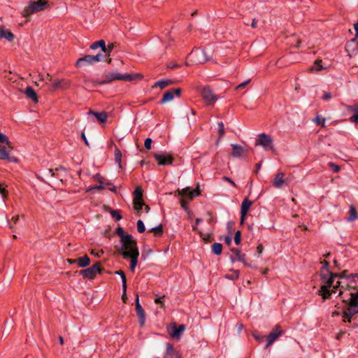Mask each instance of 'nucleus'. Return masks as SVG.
Masks as SVG:
<instances>
[{
  "label": "nucleus",
  "instance_id": "10",
  "mask_svg": "<svg viewBox=\"0 0 358 358\" xmlns=\"http://www.w3.org/2000/svg\"><path fill=\"white\" fill-rule=\"evenodd\" d=\"M200 194L201 191L199 187L194 189H192L190 187H187L181 190H178V195L181 196L182 198H185L187 201L192 200L194 197L199 196Z\"/></svg>",
  "mask_w": 358,
  "mask_h": 358
},
{
  "label": "nucleus",
  "instance_id": "16",
  "mask_svg": "<svg viewBox=\"0 0 358 358\" xmlns=\"http://www.w3.org/2000/svg\"><path fill=\"white\" fill-rule=\"evenodd\" d=\"M135 305L136 315L139 319V324L141 327H143L145 322V313L143 307L141 306L139 303V297L138 294H136Z\"/></svg>",
  "mask_w": 358,
  "mask_h": 358
},
{
  "label": "nucleus",
  "instance_id": "46",
  "mask_svg": "<svg viewBox=\"0 0 358 358\" xmlns=\"http://www.w3.org/2000/svg\"><path fill=\"white\" fill-rule=\"evenodd\" d=\"M345 310L350 313V315H355L358 313V305L357 306H347Z\"/></svg>",
  "mask_w": 358,
  "mask_h": 358
},
{
  "label": "nucleus",
  "instance_id": "38",
  "mask_svg": "<svg viewBox=\"0 0 358 358\" xmlns=\"http://www.w3.org/2000/svg\"><path fill=\"white\" fill-rule=\"evenodd\" d=\"M115 46V43H110L107 46L106 45V49L103 50V52L105 53V56L108 57Z\"/></svg>",
  "mask_w": 358,
  "mask_h": 358
},
{
  "label": "nucleus",
  "instance_id": "29",
  "mask_svg": "<svg viewBox=\"0 0 358 358\" xmlns=\"http://www.w3.org/2000/svg\"><path fill=\"white\" fill-rule=\"evenodd\" d=\"M77 264L79 267L85 268L90 264V259L87 255H84L77 259Z\"/></svg>",
  "mask_w": 358,
  "mask_h": 358
},
{
  "label": "nucleus",
  "instance_id": "25",
  "mask_svg": "<svg viewBox=\"0 0 358 358\" xmlns=\"http://www.w3.org/2000/svg\"><path fill=\"white\" fill-rule=\"evenodd\" d=\"M24 94L27 98L31 99L34 103H38V100L37 94L32 87H27L24 90Z\"/></svg>",
  "mask_w": 358,
  "mask_h": 358
},
{
  "label": "nucleus",
  "instance_id": "35",
  "mask_svg": "<svg viewBox=\"0 0 358 358\" xmlns=\"http://www.w3.org/2000/svg\"><path fill=\"white\" fill-rule=\"evenodd\" d=\"M99 184L98 185H96V186L90 188V189H104L108 186L112 185L111 182H105V180H100L99 182Z\"/></svg>",
  "mask_w": 358,
  "mask_h": 358
},
{
  "label": "nucleus",
  "instance_id": "12",
  "mask_svg": "<svg viewBox=\"0 0 358 358\" xmlns=\"http://www.w3.org/2000/svg\"><path fill=\"white\" fill-rule=\"evenodd\" d=\"M182 90L180 88H174L166 91L163 95L162 99L159 101L161 105L170 101L173 99L174 96L180 97L181 95Z\"/></svg>",
  "mask_w": 358,
  "mask_h": 358
},
{
  "label": "nucleus",
  "instance_id": "7",
  "mask_svg": "<svg viewBox=\"0 0 358 358\" xmlns=\"http://www.w3.org/2000/svg\"><path fill=\"white\" fill-rule=\"evenodd\" d=\"M334 276H336V278H339V279L345 278V279L349 280L350 285H349V284L346 285V289H348V290L357 289V283L354 279L355 278H358V273L348 274V271L344 270L339 273H334Z\"/></svg>",
  "mask_w": 358,
  "mask_h": 358
},
{
  "label": "nucleus",
  "instance_id": "30",
  "mask_svg": "<svg viewBox=\"0 0 358 358\" xmlns=\"http://www.w3.org/2000/svg\"><path fill=\"white\" fill-rule=\"evenodd\" d=\"M358 218V214L355 207L353 205L350 206L349 208V217H348V220L349 222L355 221Z\"/></svg>",
  "mask_w": 358,
  "mask_h": 358
},
{
  "label": "nucleus",
  "instance_id": "48",
  "mask_svg": "<svg viewBox=\"0 0 358 358\" xmlns=\"http://www.w3.org/2000/svg\"><path fill=\"white\" fill-rule=\"evenodd\" d=\"M180 203L181 206V208L184 209L187 213H189V208L188 206L187 201L185 199V198H181L180 200Z\"/></svg>",
  "mask_w": 358,
  "mask_h": 358
},
{
  "label": "nucleus",
  "instance_id": "2",
  "mask_svg": "<svg viewBox=\"0 0 358 358\" xmlns=\"http://www.w3.org/2000/svg\"><path fill=\"white\" fill-rule=\"evenodd\" d=\"M136 78H142V76L141 74L136 73V74H120L115 72H110L108 73L106 76L105 79L100 80V82L93 83L94 85H103L108 83H110L114 80H124V81H129L131 82L132 80H134Z\"/></svg>",
  "mask_w": 358,
  "mask_h": 358
},
{
  "label": "nucleus",
  "instance_id": "49",
  "mask_svg": "<svg viewBox=\"0 0 358 358\" xmlns=\"http://www.w3.org/2000/svg\"><path fill=\"white\" fill-rule=\"evenodd\" d=\"M317 125H320L322 127H325V119L320 116H317L313 120Z\"/></svg>",
  "mask_w": 358,
  "mask_h": 358
},
{
  "label": "nucleus",
  "instance_id": "60",
  "mask_svg": "<svg viewBox=\"0 0 358 358\" xmlns=\"http://www.w3.org/2000/svg\"><path fill=\"white\" fill-rule=\"evenodd\" d=\"M331 97H332L331 93V92H325V93L323 94V96H322V99L323 100H324V101H329V99H331Z\"/></svg>",
  "mask_w": 358,
  "mask_h": 358
},
{
  "label": "nucleus",
  "instance_id": "56",
  "mask_svg": "<svg viewBox=\"0 0 358 358\" xmlns=\"http://www.w3.org/2000/svg\"><path fill=\"white\" fill-rule=\"evenodd\" d=\"M329 166L331 169V170L334 172V173H338L339 172L341 168L338 165L333 163V162H329Z\"/></svg>",
  "mask_w": 358,
  "mask_h": 358
},
{
  "label": "nucleus",
  "instance_id": "13",
  "mask_svg": "<svg viewBox=\"0 0 358 358\" xmlns=\"http://www.w3.org/2000/svg\"><path fill=\"white\" fill-rule=\"evenodd\" d=\"M71 86V81L67 79L55 80L50 84V90H66Z\"/></svg>",
  "mask_w": 358,
  "mask_h": 358
},
{
  "label": "nucleus",
  "instance_id": "27",
  "mask_svg": "<svg viewBox=\"0 0 358 358\" xmlns=\"http://www.w3.org/2000/svg\"><path fill=\"white\" fill-rule=\"evenodd\" d=\"M176 81L173 80H160L156 82L152 87H159L160 89H164L167 86L176 84Z\"/></svg>",
  "mask_w": 358,
  "mask_h": 358
},
{
  "label": "nucleus",
  "instance_id": "52",
  "mask_svg": "<svg viewBox=\"0 0 358 358\" xmlns=\"http://www.w3.org/2000/svg\"><path fill=\"white\" fill-rule=\"evenodd\" d=\"M137 230L141 234L145 231L144 223L141 220L137 221Z\"/></svg>",
  "mask_w": 358,
  "mask_h": 358
},
{
  "label": "nucleus",
  "instance_id": "21",
  "mask_svg": "<svg viewBox=\"0 0 358 358\" xmlns=\"http://www.w3.org/2000/svg\"><path fill=\"white\" fill-rule=\"evenodd\" d=\"M88 114L95 116L96 120L101 123H105L107 121L108 115L105 111L95 112L92 110H90Z\"/></svg>",
  "mask_w": 358,
  "mask_h": 358
},
{
  "label": "nucleus",
  "instance_id": "59",
  "mask_svg": "<svg viewBox=\"0 0 358 358\" xmlns=\"http://www.w3.org/2000/svg\"><path fill=\"white\" fill-rule=\"evenodd\" d=\"M91 254L97 257H101L103 255V250H100L97 252H95L94 250H92Z\"/></svg>",
  "mask_w": 358,
  "mask_h": 358
},
{
  "label": "nucleus",
  "instance_id": "44",
  "mask_svg": "<svg viewBox=\"0 0 358 358\" xmlns=\"http://www.w3.org/2000/svg\"><path fill=\"white\" fill-rule=\"evenodd\" d=\"M110 213L113 219H115V221H119L122 218V216L120 213V211L117 210H111L110 211Z\"/></svg>",
  "mask_w": 358,
  "mask_h": 358
},
{
  "label": "nucleus",
  "instance_id": "58",
  "mask_svg": "<svg viewBox=\"0 0 358 358\" xmlns=\"http://www.w3.org/2000/svg\"><path fill=\"white\" fill-rule=\"evenodd\" d=\"M350 120L352 122H354L355 124H358V112L355 113V114L350 117Z\"/></svg>",
  "mask_w": 358,
  "mask_h": 358
},
{
  "label": "nucleus",
  "instance_id": "40",
  "mask_svg": "<svg viewBox=\"0 0 358 358\" xmlns=\"http://www.w3.org/2000/svg\"><path fill=\"white\" fill-rule=\"evenodd\" d=\"M331 287H332L331 290H335V292H336L338 288H340V292H339V294H338L339 296H341L343 295V289H346V286L345 287L344 285H343L341 284V282H340V281H338L335 285H333V286Z\"/></svg>",
  "mask_w": 358,
  "mask_h": 358
},
{
  "label": "nucleus",
  "instance_id": "51",
  "mask_svg": "<svg viewBox=\"0 0 358 358\" xmlns=\"http://www.w3.org/2000/svg\"><path fill=\"white\" fill-rule=\"evenodd\" d=\"M218 125V132H219V138H221L224 134V126L222 122H219L217 123Z\"/></svg>",
  "mask_w": 358,
  "mask_h": 358
},
{
  "label": "nucleus",
  "instance_id": "53",
  "mask_svg": "<svg viewBox=\"0 0 358 358\" xmlns=\"http://www.w3.org/2000/svg\"><path fill=\"white\" fill-rule=\"evenodd\" d=\"M234 242L235 243L238 245L241 244V231L238 230L236 233H235V236H234Z\"/></svg>",
  "mask_w": 358,
  "mask_h": 358
},
{
  "label": "nucleus",
  "instance_id": "18",
  "mask_svg": "<svg viewBox=\"0 0 358 358\" xmlns=\"http://www.w3.org/2000/svg\"><path fill=\"white\" fill-rule=\"evenodd\" d=\"M252 202L249 200L248 198H245L241 203V223L243 222L247 214L248 211L251 206Z\"/></svg>",
  "mask_w": 358,
  "mask_h": 358
},
{
  "label": "nucleus",
  "instance_id": "47",
  "mask_svg": "<svg viewBox=\"0 0 358 358\" xmlns=\"http://www.w3.org/2000/svg\"><path fill=\"white\" fill-rule=\"evenodd\" d=\"M106 57V56H105V53L104 54L99 53L96 55H92L94 63L105 61Z\"/></svg>",
  "mask_w": 358,
  "mask_h": 358
},
{
  "label": "nucleus",
  "instance_id": "20",
  "mask_svg": "<svg viewBox=\"0 0 358 358\" xmlns=\"http://www.w3.org/2000/svg\"><path fill=\"white\" fill-rule=\"evenodd\" d=\"M93 57L91 55H86L84 57L79 58L76 63V67H82L85 64L92 65L94 64Z\"/></svg>",
  "mask_w": 358,
  "mask_h": 358
},
{
  "label": "nucleus",
  "instance_id": "4",
  "mask_svg": "<svg viewBox=\"0 0 358 358\" xmlns=\"http://www.w3.org/2000/svg\"><path fill=\"white\" fill-rule=\"evenodd\" d=\"M48 6V0L29 1L28 5L23 9L22 15L28 17L32 14L44 10Z\"/></svg>",
  "mask_w": 358,
  "mask_h": 358
},
{
  "label": "nucleus",
  "instance_id": "37",
  "mask_svg": "<svg viewBox=\"0 0 358 358\" xmlns=\"http://www.w3.org/2000/svg\"><path fill=\"white\" fill-rule=\"evenodd\" d=\"M115 161L118 164L119 167L122 168V152L117 147L115 149Z\"/></svg>",
  "mask_w": 358,
  "mask_h": 358
},
{
  "label": "nucleus",
  "instance_id": "36",
  "mask_svg": "<svg viewBox=\"0 0 358 358\" xmlns=\"http://www.w3.org/2000/svg\"><path fill=\"white\" fill-rule=\"evenodd\" d=\"M133 194L134 200H143V190L141 187H137Z\"/></svg>",
  "mask_w": 358,
  "mask_h": 358
},
{
  "label": "nucleus",
  "instance_id": "57",
  "mask_svg": "<svg viewBox=\"0 0 358 358\" xmlns=\"http://www.w3.org/2000/svg\"><path fill=\"white\" fill-rule=\"evenodd\" d=\"M152 139L150 138H147L145 140V143H144V145H145V148L147 149V150H150L151 149V144H152Z\"/></svg>",
  "mask_w": 358,
  "mask_h": 358
},
{
  "label": "nucleus",
  "instance_id": "61",
  "mask_svg": "<svg viewBox=\"0 0 358 358\" xmlns=\"http://www.w3.org/2000/svg\"><path fill=\"white\" fill-rule=\"evenodd\" d=\"M224 241L228 246H230L231 244V241H232L231 235L225 236L224 238Z\"/></svg>",
  "mask_w": 358,
  "mask_h": 358
},
{
  "label": "nucleus",
  "instance_id": "64",
  "mask_svg": "<svg viewBox=\"0 0 358 358\" xmlns=\"http://www.w3.org/2000/svg\"><path fill=\"white\" fill-rule=\"evenodd\" d=\"M345 334V331H340L337 334V335H336V339H337V340H340V339H341V338H343V336Z\"/></svg>",
  "mask_w": 358,
  "mask_h": 358
},
{
  "label": "nucleus",
  "instance_id": "55",
  "mask_svg": "<svg viewBox=\"0 0 358 358\" xmlns=\"http://www.w3.org/2000/svg\"><path fill=\"white\" fill-rule=\"evenodd\" d=\"M245 257H246V255L244 254V253H241V255H240L239 258L237 259V262H241L242 263L244 264L245 266H250V264H248L246 260H245Z\"/></svg>",
  "mask_w": 358,
  "mask_h": 358
},
{
  "label": "nucleus",
  "instance_id": "24",
  "mask_svg": "<svg viewBox=\"0 0 358 358\" xmlns=\"http://www.w3.org/2000/svg\"><path fill=\"white\" fill-rule=\"evenodd\" d=\"M284 176L285 174L283 173H278L273 179V185L276 188L282 187L285 182Z\"/></svg>",
  "mask_w": 358,
  "mask_h": 358
},
{
  "label": "nucleus",
  "instance_id": "39",
  "mask_svg": "<svg viewBox=\"0 0 358 358\" xmlns=\"http://www.w3.org/2000/svg\"><path fill=\"white\" fill-rule=\"evenodd\" d=\"M231 272L232 273L231 274H227L225 275V278L229 279V280H237L238 278V277H239V273H240L239 271L231 269Z\"/></svg>",
  "mask_w": 358,
  "mask_h": 358
},
{
  "label": "nucleus",
  "instance_id": "31",
  "mask_svg": "<svg viewBox=\"0 0 358 358\" xmlns=\"http://www.w3.org/2000/svg\"><path fill=\"white\" fill-rule=\"evenodd\" d=\"M98 48H100L102 52L106 49V42L104 40L94 42L90 45L91 50H96Z\"/></svg>",
  "mask_w": 358,
  "mask_h": 358
},
{
  "label": "nucleus",
  "instance_id": "22",
  "mask_svg": "<svg viewBox=\"0 0 358 358\" xmlns=\"http://www.w3.org/2000/svg\"><path fill=\"white\" fill-rule=\"evenodd\" d=\"M14 38L15 36L10 31L5 29L3 27L0 26V39L6 38L8 41H13Z\"/></svg>",
  "mask_w": 358,
  "mask_h": 358
},
{
  "label": "nucleus",
  "instance_id": "19",
  "mask_svg": "<svg viewBox=\"0 0 358 358\" xmlns=\"http://www.w3.org/2000/svg\"><path fill=\"white\" fill-rule=\"evenodd\" d=\"M164 358H181L180 353L175 350L171 343H166V351Z\"/></svg>",
  "mask_w": 358,
  "mask_h": 358
},
{
  "label": "nucleus",
  "instance_id": "14",
  "mask_svg": "<svg viewBox=\"0 0 358 358\" xmlns=\"http://www.w3.org/2000/svg\"><path fill=\"white\" fill-rule=\"evenodd\" d=\"M282 331L281 327L279 324H276L272 331L266 336L267 343L265 345V348L270 346L274 341L282 335Z\"/></svg>",
  "mask_w": 358,
  "mask_h": 358
},
{
  "label": "nucleus",
  "instance_id": "33",
  "mask_svg": "<svg viewBox=\"0 0 358 358\" xmlns=\"http://www.w3.org/2000/svg\"><path fill=\"white\" fill-rule=\"evenodd\" d=\"M231 252H232V255L230 256V260L231 262H237V259L239 258L240 255H241L242 252L238 248H231Z\"/></svg>",
  "mask_w": 358,
  "mask_h": 358
},
{
  "label": "nucleus",
  "instance_id": "41",
  "mask_svg": "<svg viewBox=\"0 0 358 358\" xmlns=\"http://www.w3.org/2000/svg\"><path fill=\"white\" fill-rule=\"evenodd\" d=\"M133 203L134 209L138 213L142 210L143 206L145 205V203L143 200H134Z\"/></svg>",
  "mask_w": 358,
  "mask_h": 358
},
{
  "label": "nucleus",
  "instance_id": "23",
  "mask_svg": "<svg viewBox=\"0 0 358 358\" xmlns=\"http://www.w3.org/2000/svg\"><path fill=\"white\" fill-rule=\"evenodd\" d=\"M232 152L231 155L234 157H240L247 150H245L242 146L237 144H231Z\"/></svg>",
  "mask_w": 358,
  "mask_h": 358
},
{
  "label": "nucleus",
  "instance_id": "62",
  "mask_svg": "<svg viewBox=\"0 0 358 358\" xmlns=\"http://www.w3.org/2000/svg\"><path fill=\"white\" fill-rule=\"evenodd\" d=\"M8 191L1 186V185L0 184V194L2 195V196L3 198L6 197L7 195H8Z\"/></svg>",
  "mask_w": 358,
  "mask_h": 358
},
{
  "label": "nucleus",
  "instance_id": "28",
  "mask_svg": "<svg viewBox=\"0 0 358 358\" xmlns=\"http://www.w3.org/2000/svg\"><path fill=\"white\" fill-rule=\"evenodd\" d=\"M185 329V326L184 324H180L178 327H174L173 331L170 332L171 337L180 338Z\"/></svg>",
  "mask_w": 358,
  "mask_h": 358
},
{
  "label": "nucleus",
  "instance_id": "5",
  "mask_svg": "<svg viewBox=\"0 0 358 358\" xmlns=\"http://www.w3.org/2000/svg\"><path fill=\"white\" fill-rule=\"evenodd\" d=\"M118 254L121 255L124 259L130 258L131 271L134 272L138 264V258L139 256V250L137 244L129 247L128 249L119 250Z\"/></svg>",
  "mask_w": 358,
  "mask_h": 358
},
{
  "label": "nucleus",
  "instance_id": "43",
  "mask_svg": "<svg viewBox=\"0 0 358 358\" xmlns=\"http://www.w3.org/2000/svg\"><path fill=\"white\" fill-rule=\"evenodd\" d=\"M100 82V80H94L88 78L84 77V83L86 87H96L98 85H94L93 83Z\"/></svg>",
  "mask_w": 358,
  "mask_h": 358
},
{
  "label": "nucleus",
  "instance_id": "34",
  "mask_svg": "<svg viewBox=\"0 0 358 358\" xmlns=\"http://www.w3.org/2000/svg\"><path fill=\"white\" fill-rule=\"evenodd\" d=\"M212 252L217 255H220L222 252V245L219 243H215L211 246Z\"/></svg>",
  "mask_w": 358,
  "mask_h": 358
},
{
  "label": "nucleus",
  "instance_id": "63",
  "mask_svg": "<svg viewBox=\"0 0 358 358\" xmlns=\"http://www.w3.org/2000/svg\"><path fill=\"white\" fill-rule=\"evenodd\" d=\"M250 82V80H248L246 81H244L243 83L239 84L237 87H236V89L237 90H239V89H243Z\"/></svg>",
  "mask_w": 358,
  "mask_h": 358
},
{
  "label": "nucleus",
  "instance_id": "26",
  "mask_svg": "<svg viewBox=\"0 0 358 358\" xmlns=\"http://www.w3.org/2000/svg\"><path fill=\"white\" fill-rule=\"evenodd\" d=\"M350 298L348 300L343 299V302L347 306H357L358 305V291L356 293H350Z\"/></svg>",
  "mask_w": 358,
  "mask_h": 358
},
{
  "label": "nucleus",
  "instance_id": "11",
  "mask_svg": "<svg viewBox=\"0 0 358 358\" xmlns=\"http://www.w3.org/2000/svg\"><path fill=\"white\" fill-rule=\"evenodd\" d=\"M201 96L207 105H213L218 99V96L213 94L209 86H206L203 88Z\"/></svg>",
  "mask_w": 358,
  "mask_h": 358
},
{
  "label": "nucleus",
  "instance_id": "15",
  "mask_svg": "<svg viewBox=\"0 0 358 358\" xmlns=\"http://www.w3.org/2000/svg\"><path fill=\"white\" fill-rule=\"evenodd\" d=\"M155 159L157 161L158 165H171L173 162V157L171 155L154 154Z\"/></svg>",
  "mask_w": 358,
  "mask_h": 358
},
{
  "label": "nucleus",
  "instance_id": "1",
  "mask_svg": "<svg viewBox=\"0 0 358 358\" xmlns=\"http://www.w3.org/2000/svg\"><path fill=\"white\" fill-rule=\"evenodd\" d=\"M334 273L331 271H328V273L322 271L320 273V280L323 285L318 290V295L322 297L323 301L330 299L331 294L335 293V290L330 289L333 286L334 279L336 278V276H334Z\"/></svg>",
  "mask_w": 358,
  "mask_h": 358
},
{
  "label": "nucleus",
  "instance_id": "54",
  "mask_svg": "<svg viewBox=\"0 0 358 358\" xmlns=\"http://www.w3.org/2000/svg\"><path fill=\"white\" fill-rule=\"evenodd\" d=\"M321 263L323 264V266H322V267L321 268L320 272L324 271L325 273H328V271H331L329 270V262H327L326 260H324Z\"/></svg>",
  "mask_w": 358,
  "mask_h": 358
},
{
  "label": "nucleus",
  "instance_id": "17",
  "mask_svg": "<svg viewBox=\"0 0 358 358\" xmlns=\"http://www.w3.org/2000/svg\"><path fill=\"white\" fill-rule=\"evenodd\" d=\"M59 170L64 171L65 169L60 166L55 169H44L41 172V176H38L39 178H41V180L45 181V179H48L49 178L55 177L56 176L55 171H57Z\"/></svg>",
  "mask_w": 358,
  "mask_h": 358
},
{
  "label": "nucleus",
  "instance_id": "45",
  "mask_svg": "<svg viewBox=\"0 0 358 358\" xmlns=\"http://www.w3.org/2000/svg\"><path fill=\"white\" fill-rule=\"evenodd\" d=\"M354 315H350V313L347 310H344L342 313L343 322H351V320Z\"/></svg>",
  "mask_w": 358,
  "mask_h": 358
},
{
  "label": "nucleus",
  "instance_id": "42",
  "mask_svg": "<svg viewBox=\"0 0 358 358\" xmlns=\"http://www.w3.org/2000/svg\"><path fill=\"white\" fill-rule=\"evenodd\" d=\"M115 273L121 277L122 282V287H124V289L127 288V279H126V275H125L124 272L122 270H119V271H115Z\"/></svg>",
  "mask_w": 358,
  "mask_h": 358
},
{
  "label": "nucleus",
  "instance_id": "8",
  "mask_svg": "<svg viewBox=\"0 0 358 358\" xmlns=\"http://www.w3.org/2000/svg\"><path fill=\"white\" fill-rule=\"evenodd\" d=\"M262 146L265 150H274L273 139L270 135L264 133L260 134L258 136V138L255 141V146Z\"/></svg>",
  "mask_w": 358,
  "mask_h": 358
},
{
  "label": "nucleus",
  "instance_id": "9",
  "mask_svg": "<svg viewBox=\"0 0 358 358\" xmlns=\"http://www.w3.org/2000/svg\"><path fill=\"white\" fill-rule=\"evenodd\" d=\"M101 263L100 262H96L92 266L83 269L80 271V274L84 278L90 280L94 279L96 276V273H101Z\"/></svg>",
  "mask_w": 358,
  "mask_h": 358
},
{
  "label": "nucleus",
  "instance_id": "6",
  "mask_svg": "<svg viewBox=\"0 0 358 358\" xmlns=\"http://www.w3.org/2000/svg\"><path fill=\"white\" fill-rule=\"evenodd\" d=\"M116 234L120 237L121 246L119 250H127L129 247L137 244L136 240L131 234H125L124 229L121 227L116 229Z\"/></svg>",
  "mask_w": 358,
  "mask_h": 358
},
{
  "label": "nucleus",
  "instance_id": "50",
  "mask_svg": "<svg viewBox=\"0 0 358 358\" xmlns=\"http://www.w3.org/2000/svg\"><path fill=\"white\" fill-rule=\"evenodd\" d=\"M321 64H322V60L316 59L314 62V65L312 67L311 70L315 69L317 71L322 70L323 69V67Z\"/></svg>",
  "mask_w": 358,
  "mask_h": 358
},
{
  "label": "nucleus",
  "instance_id": "3",
  "mask_svg": "<svg viewBox=\"0 0 358 358\" xmlns=\"http://www.w3.org/2000/svg\"><path fill=\"white\" fill-rule=\"evenodd\" d=\"M13 147L6 135L0 132V159L7 160L9 162H17V159L10 156V152Z\"/></svg>",
  "mask_w": 358,
  "mask_h": 358
},
{
  "label": "nucleus",
  "instance_id": "32",
  "mask_svg": "<svg viewBox=\"0 0 358 358\" xmlns=\"http://www.w3.org/2000/svg\"><path fill=\"white\" fill-rule=\"evenodd\" d=\"M148 232H152L155 237H161L164 233L163 226L159 224L158 226L150 229Z\"/></svg>",
  "mask_w": 358,
  "mask_h": 358
}]
</instances>
